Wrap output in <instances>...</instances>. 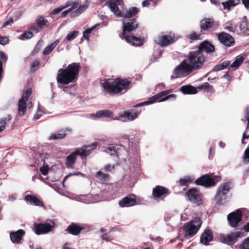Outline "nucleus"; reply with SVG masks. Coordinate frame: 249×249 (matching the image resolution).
<instances>
[{"label":"nucleus","instance_id":"1","mask_svg":"<svg viewBox=\"0 0 249 249\" xmlns=\"http://www.w3.org/2000/svg\"><path fill=\"white\" fill-rule=\"evenodd\" d=\"M80 64L72 63L69 65L66 69H60L58 71L57 81L59 88L62 89L63 85L72 82L78 74Z\"/></svg>","mask_w":249,"mask_h":249},{"label":"nucleus","instance_id":"2","mask_svg":"<svg viewBox=\"0 0 249 249\" xmlns=\"http://www.w3.org/2000/svg\"><path fill=\"white\" fill-rule=\"evenodd\" d=\"M138 27L135 19H125L123 21V30L120 36L128 43L133 46H140L142 44V40L133 36H131L130 32L134 30Z\"/></svg>","mask_w":249,"mask_h":249},{"label":"nucleus","instance_id":"3","mask_svg":"<svg viewBox=\"0 0 249 249\" xmlns=\"http://www.w3.org/2000/svg\"><path fill=\"white\" fill-rule=\"evenodd\" d=\"M98 144V142H95L90 144L84 145L82 147L77 149L67 157L65 162L67 167L73 168L77 156H80L82 159L86 157L96 149Z\"/></svg>","mask_w":249,"mask_h":249},{"label":"nucleus","instance_id":"4","mask_svg":"<svg viewBox=\"0 0 249 249\" xmlns=\"http://www.w3.org/2000/svg\"><path fill=\"white\" fill-rule=\"evenodd\" d=\"M105 2V5L108 7L110 11L118 17H124L125 18H131L135 16L139 12L136 7H131L125 12L122 13L119 6L123 4L122 0H103Z\"/></svg>","mask_w":249,"mask_h":249},{"label":"nucleus","instance_id":"5","mask_svg":"<svg viewBox=\"0 0 249 249\" xmlns=\"http://www.w3.org/2000/svg\"><path fill=\"white\" fill-rule=\"evenodd\" d=\"M130 84V81L127 79L117 78L106 80L103 83V87L110 95H113L127 89Z\"/></svg>","mask_w":249,"mask_h":249},{"label":"nucleus","instance_id":"6","mask_svg":"<svg viewBox=\"0 0 249 249\" xmlns=\"http://www.w3.org/2000/svg\"><path fill=\"white\" fill-rule=\"evenodd\" d=\"M231 183H223L218 187L214 196V200L218 205H223L228 201V194L231 189Z\"/></svg>","mask_w":249,"mask_h":249},{"label":"nucleus","instance_id":"7","mask_svg":"<svg viewBox=\"0 0 249 249\" xmlns=\"http://www.w3.org/2000/svg\"><path fill=\"white\" fill-rule=\"evenodd\" d=\"M201 224V219L198 217H196L185 223L183 226L184 236L187 238H190L194 236L198 232Z\"/></svg>","mask_w":249,"mask_h":249},{"label":"nucleus","instance_id":"8","mask_svg":"<svg viewBox=\"0 0 249 249\" xmlns=\"http://www.w3.org/2000/svg\"><path fill=\"white\" fill-rule=\"evenodd\" d=\"M204 62V57L198 51L191 52L188 58L184 59V63L189 66L193 71L200 68Z\"/></svg>","mask_w":249,"mask_h":249},{"label":"nucleus","instance_id":"9","mask_svg":"<svg viewBox=\"0 0 249 249\" xmlns=\"http://www.w3.org/2000/svg\"><path fill=\"white\" fill-rule=\"evenodd\" d=\"M71 198L86 204L96 203L105 199L102 193L95 195H73Z\"/></svg>","mask_w":249,"mask_h":249},{"label":"nucleus","instance_id":"10","mask_svg":"<svg viewBox=\"0 0 249 249\" xmlns=\"http://www.w3.org/2000/svg\"><path fill=\"white\" fill-rule=\"evenodd\" d=\"M36 159L37 160L36 162L40 166V172L42 175L46 177L45 179H49V176L47 175L51 174L52 169L46 164L45 156L44 154L39 153L36 155Z\"/></svg>","mask_w":249,"mask_h":249},{"label":"nucleus","instance_id":"11","mask_svg":"<svg viewBox=\"0 0 249 249\" xmlns=\"http://www.w3.org/2000/svg\"><path fill=\"white\" fill-rule=\"evenodd\" d=\"M220 179V177L217 176L205 175L197 179L196 181V183L197 185L209 187L214 186Z\"/></svg>","mask_w":249,"mask_h":249},{"label":"nucleus","instance_id":"12","mask_svg":"<svg viewBox=\"0 0 249 249\" xmlns=\"http://www.w3.org/2000/svg\"><path fill=\"white\" fill-rule=\"evenodd\" d=\"M244 236L243 232L237 231L227 235H220L219 240L223 244L229 246H232L236 242L238 238H242Z\"/></svg>","mask_w":249,"mask_h":249},{"label":"nucleus","instance_id":"13","mask_svg":"<svg viewBox=\"0 0 249 249\" xmlns=\"http://www.w3.org/2000/svg\"><path fill=\"white\" fill-rule=\"evenodd\" d=\"M192 70L187 64L184 63V60L177 67H176L173 73L175 76L172 75L171 79L176 78L184 77L191 73Z\"/></svg>","mask_w":249,"mask_h":249},{"label":"nucleus","instance_id":"14","mask_svg":"<svg viewBox=\"0 0 249 249\" xmlns=\"http://www.w3.org/2000/svg\"><path fill=\"white\" fill-rule=\"evenodd\" d=\"M186 199L192 203L199 206L203 203V200L199 192L195 188L189 190L185 194Z\"/></svg>","mask_w":249,"mask_h":249},{"label":"nucleus","instance_id":"15","mask_svg":"<svg viewBox=\"0 0 249 249\" xmlns=\"http://www.w3.org/2000/svg\"><path fill=\"white\" fill-rule=\"evenodd\" d=\"M54 225L53 220L50 221V223L39 224L35 227L34 231L37 235L47 233L53 230Z\"/></svg>","mask_w":249,"mask_h":249},{"label":"nucleus","instance_id":"16","mask_svg":"<svg viewBox=\"0 0 249 249\" xmlns=\"http://www.w3.org/2000/svg\"><path fill=\"white\" fill-rule=\"evenodd\" d=\"M242 219V213L240 210H237L234 212L229 214L227 219L230 225L232 227H236L238 223Z\"/></svg>","mask_w":249,"mask_h":249},{"label":"nucleus","instance_id":"17","mask_svg":"<svg viewBox=\"0 0 249 249\" xmlns=\"http://www.w3.org/2000/svg\"><path fill=\"white\" fill-rule=\"evenodd\" d=\"M174 39L175 36L173 34L161 35L155 39V42L160 46L164 47L173 43Z\"/></svg>","mask_w":249,"mask_h":249},{"label":"nucleus","instance_id":"18","mask_svg":"<svg viewBox=\"0 0 249 249\" xmlns=\"http://www.w3.org/2000/svg\"><path fill=\"white\" fill-rule=\"evenodd\" d=\"M136 196L132 194L126 196L119 202V205L121 208L130 207L136 204Z\"/></svg>","mask_w":249,"mask_h":249},{"label":"nucleus","instance_id":"19","mask_svg":"<svg viewBox=\"0 0 249 249\" xmlns=\"http://www.w3.org/2000/svg\"><path fill=\"white\" fill-rule=\"evenodd\" d=\"M220 42L227 47L232 46L234 43V38L229 34L222 32L218 36Z\"/></svg>","mask_w":249,"mask_h":249},{"label":"nucleus","instance_id":"20","mask_svg":"<svg viewBox=\"0 0 249 249\" xmlns=\"http://www.w3.org/2000/svg\"><path fill=\"white\" fill-rule=\"evenodd\" d=\"M168 194V190L161 186L157 185L153 189L152 195L155 199L162 200Z\"/></svg>","mask_w":249,"mask_h":249},{"label":"nucleus","instance_id":"21","mask_svg":"<svg viewBox=\"0 0 249 249\" xmlns=\"http://www.w3.org/2000/svg\"><path fill=\"white\" fill-rule=\"evenodd\" d=\"M169 92V90L167 91H162L161 92H160L158 93V94L155 95L154 96L149 98L147 101L145 102H143L142 103H141L140 104H138L135 106V107H142L144 105H148L152 104L157 101L160 98H161L164 96L166 95L168 92Z\"/></svg>","mask_w":249,"mask_h":249},{"label":"nucleus","instance_id":"22","mask_svg":"<svg viewBox=\"0 0 249 249\" xmlns=\"http://www.w3.org/2000/svg\"><path fill=\"white\" fill-rule=\"evenodd\" d=\"M169 92V90L167 91H162L161 92H160L158 93V94L155 95L154 96L149 98L147 101L145 102H143L142 103H141L140 104H138L135 106V107H142L144 105H148L152 104L157 101L160 98H161L164 96L166 95L168 92Z\"/></svg>","mask_w":249,"mask_h":249},{"label":"nucleus","instance_id":"23","mask_svg":"<svg viewBox=\"0 0 249 249\" xmlns=\"http://www.w3.org/2000/svg\"><path fill=\"white\" fill-rule=\"evenodd\" d=\"M25 200L26 202L36 206L45 207L43 203L39 199V198L34 195H27L25 196Z\"/></svg>","mask_w":249,"mask_h":249},{"label":"nucleus","instance_id":"24","mask_svg":"<svg viewBox=\"0 0 249 249\" xmlns=\"http://www.w3.org/2000/svg\"><path fill=\"white\" fill-rule=\"evenodd\" d=\"M24 234V231L23 230H18L16 231L10 232V237L12 243L19 244Z\"/></svg>","mask_w":249,"mask_h":249},{"label":"nucleus","instance_id":"25","mask_svg":"<svg viewBox=\"0 0 249 249\" xmlns=\"http://www.w3.org/2000/svg\"><path fill=\"white\" fill-rule=\"evenodd\" d=\"M140 112L141 111L132 109L124 111L120 117L126 118L128 121H133L137 118Z\"/></svg>","mask_w":249,"mask_h":249},{"label":"nucleus","instance_id":"26","mask_svg":"<svg viewBox=\"0 0 249 249\" xmlns=\"http://www.w3.org/2000/svg\"><path fill=\"white\" fill-rule=\"evenodd\" d=\"M213 236L211 231L209 229H206L201 234L200 241L202 244L207 245L213 240Z\"/></svg>","mask_w":249,"mask_h":249},{"label":"nucleus","instance_id":"27","mask_svg":"<svg viewBox=\"0 0 249 249\" xmlns=\"http://www.w3.org/2000/svg\"><path fill=\"white\" fill-rule=\"evenodd\" d=\"M103 151L110 155H116L119 160L126 161V159L121 156V152L117 150L115 146H109L103 150Z\"/></svg>","mask_w":249,"mask_h":249},{"label":"nucleus","instance_id":"28","mask_svg":"<svg viewBox=\"0 0 249 249\" xmlns=\"http://www.w3.org/2000/svg\"><path fill=\"white\" fill-rule=\"evenodd\" d=\"M214 50V46L208 41H204L199 46L198 51L201 53L204 51L207 53L213 52Z\"/></svg>","mask_w":249,"mask_h":249},{"label":"nucleus","instance_id":"29","mask_svg":"<svg viewBox=\"0 0 249 249\" xmlns=\"http://www.w3.org/2000/svg\"><path fill=\"white\" fill-rule=\"evenodd\" d=\"M71 129L69 128L61 130L56 133H52L49 137L50 140L62 139L66 136V132H71Z\"/></svg>","mask_w":249,"mask_h":249},{"label":"nucleus","instance_id":"30","mask_svg":"<svg viewBox=\"0 0 249 249\" xmlns=\"http://www.w3.org/2000/svg\"><path fill=\"white\" fill-rule=\"evenodd\" d=\"M213 22L211 18H205L201 21L200 27L202 30H206L213 27Z\"/></svg>","mask_w":249,"mask_h":249},{"label":"nucleus","instance_id":"31","mask_svg":"<svg viewBox=\"0 0 249 249\" xmlns=\"http://www.w3.org/2000/svg\"><path fill=\"white\" fill-rule=\"evenodd\" d=\"M180 91L185 94H195L197 91L195 87L190 85L182 86L180 88Z\"/></svg>","mask_w":249,"mask_h":249},{"label":"nucleus","instance_id":"32","mask_svg":"<svg viewBox=\"0 0 249 249\" xmlns=\"http://www.w3.org/2000/svg\"><path fill=\"white\" fill-rule=\"evenodd\" d=\"M240 2V0H229L225 2H222V5H223L224 9L229 11L231 7L238 5Z\"/></svg>","mask_w":249,"mask_h":249},{"label":"nucleus","instance_id":"33","mask_svg":"<svg viewBox=\"0 0 249 249\" xmlns=\"http://www.w3.org/2000/svg\"><path fill=\"white\" fill-rule=\"evenodd\" d=\"M26 109V102L21 100H19L18 103V114L19 116H23L25 114Z\"/></svg>","mask_w":249,"mask_h":249},{"label":"nucleus","instance_id":"34","mask_svg":"<svg viewBox=\"0 0 249 249\" xmlns=\"http://www.w3.org/2000/svg\"><path fill=\"white\" fill-rule=\"evenodd\" d=\"M102 23H97L94 25L93 26L90 28H88L86 30L83 34V37H84L85 39H86L88 41L89 40L90 34L93 30L96 28H99L101 25Z\"/></svg>","mask_w":249,"mask_h":249},{"label":"nucleus","instance_id":"35","mask_svg":"<svg viewBox=\"0 0 249 249\" xmlns=\"http://www.w3.org/2000/svg\"><path fill=\"white\" fill-rule=\"evenodd\" d=\"M60 41L59 39H56L53 43L48 45L44 50L43 53L44 55H48L50 54L53 50L56 47V46L59 44Z\"/></svg>","mask_w":249,"mask_h":249},{"label":"nucleus","instance_id":"36","mask_svg":"<svg viewBox=\"0 0 249 249\" xmlns=\"http://www.w3.org/2000/svg\"><path fill=\"white\" fill-rule=\"evenodd\" d=\"M81 230L82 228L74 224L70 225L67 228L68 232L73 235L78 234L80 233Z\"/></svg>","mask_w":249,"mask_h":249},{"label":"nucleus","instance_id":"37","mask_svg":"<svg viewBox=\"0 0 249 249\" xmlns=\"http://www.w3.org/2000/svg\"><path fill=\"white\" fill-rule=\"evenodd\" d=\"M89 2L88 0H85L84 4L80 6L76 11L73 13V17L78 16L85 11L89 6Z\"/></svg>","mask_w":249,"mask_h":249},{"label":"nucleus","instance_id":"38","mask_svg":"<svg viewBox=\"0 0 249 249\" xmlns=\"http://www.w3.org/2000/svg\"><path fill=\"white\" fill-rule=\"evenodd\" d=\"M195 178L193 177L187 176L180 179L179 183L181 186H187L193 182Z\"/></svg>","mask_w":249,"mask_h":249},{"label":"nucleus","instance_id":"39","mask_svg":"<svg viewBox=\"0 0 249 249\" xmlns=\"http://www.w3.org/2000/svg\"><path fill=\"white\" fill-rule=\"evenodd\" d=\"M244 57L243 56H238L235 60L231 65V67L232 68H237L243 62Z\"/></svg>","mask_w":249,"mask_h":249},{"label":"nucleus","instance_id":"40","mask_svg":"<svg viewBox=\"0 0 249 249\" xmlns=\"http://www.w3.org/2000/svg\"><path fill=\"white\" fill-rule=\"evenodd\" d=\"M231 64L229 61H225L219 65H217L213 68L214 71H219L228 67Z\"/></svg>","mask_w":249,"mask_h":249},{"label":"nucleus","instance_id":"41","mask_svg":"<svg viewBox=\"0 0 249 249\" xmlns=\"http://www.w3.org/2000/svg\"><path fill=\"white\" fill-rule=\"evenodd\" d=\"M37 25L40 28H43L48 25V21L43 17H38L36 19Z\"/></svg>","mask_w":249,"mask_h":249},{"label":"nucleus","instance_id":"42","mask_svg":"<svg viewBox=\"0 0 249 249\" xmlns=\"http://www.w3.org/2000/svg\"><path fill=\"white\" fill-rule=\"evenodd\" d=\"M32 92V90L31 88L28 89L23 94L22 97L19 100H21L22 101H24L27 102L28 98L31 95Z\"/></svg>","mask_w":249,"mask_h":249},{"label":"nucleus","instance_id":"43","mask_svg":"<svg viewBox=\"0 0 249 249\" xmlns=\"http://www.w3.org/2000/svg\"><path fill=\"white\" fill-rule=\"evenodd\" d=\"M96 178L101 181H107L108 179V175L107 174H104L101 171H99L97 173Z\"/></svg>","mask_w":249,"mask_h":249},{"label":"nucleus","instance_id":"44","mask_svg":"<svg viewBox=\"0 0 249 249\" xmlns=\"http://www.w3.org/2000/svg\"><path fill=\"white\" fill-rule=\"evenodd\" d=\"M236 27V25L230 22L227 23L225 25V29L231 32H235Z\"/></svg>","mask_w":249,"mask_h":249},{"label":"nucleus","instance_id":"45","mask_svg":"<svg viewBox=\"0 0 249 249\" xmlns=\"http://www.w3.org/2000/svg\"><path fill=\"white\" fill-rule=\"evenodd\" d=\"M199 89H204L207 90L208 91L210 92H213V87L208 83H206L203 85H201L198 87Z\"/></svg>","mask_w":249,"mask_h":249},{"label":"nucleus","instance_id":"46","mask_svg":"<svg viewBox=\"0 0 249 249\" xmlns=\"http://www.w3.org/2000/svg\"><path fill=\"white\" fill-rule=\"evenodd\" d=\"M33 37V34L31 32H26L21 34L19 37L20 40L30 39Z\"/></svg>","mask_w":249,"mask_h":249},{"label":"nucleus","instance_id":"47","mask_svg":"<svg viewBox=\"0 0 249 249\" xmlns=\"http://www.w3.org/2000/svg\"><path fill=\"white\" fill-rule=\"evenodd\" d=\"M79 31H74L69 33L67 37V40L68 41H71L74 39L78 35Z\"/></svg>","mask_w":249,"mask_h":249},{"label":"nucleus","instance_id":"48","mask_svg":"<svg viewBox=\"0 0 249 249\" xmlns=\"http://www.w3.org/2000/svg\"><path fill=\"white\" fill-rule=\"evenodd\" d=\"M200 35L196 34L195 32L191 33L186 36V37L191 40H197L199 39Z\"/></svg>","mask_w":249,"mask_h":249},{"label":"nucleus","instance_id":"49","mask_svg":"<svg viewBox=\"0 0 249 249\" xmlns=\"http://www.w3.org/2000/svg\"><path fill=\"white\" fill-rule=\"evenodd\" d=\"M239 248L240 249H249V237L244 239Z\"/></svg>","mask_w":249,"mask_h":249},{"label":"nucleus","instance_id":"50","mask_svg":"<svg viewBox=\"0 0 249 249\" xmlns=\"http://www.w3.org/2000/svg\"><path fill=\"white\" fill-rule=\"evenodd\" d=\"M101 113L102 114V117H112L113 116V113L108 110H101Z\"/></svg>","mask_w":249,"mask_h":249},{"label":"nucleus","instance_id":"51","mask_svg":"<svg viewBox=\"0 0 249 249\" xmlns=\"http://www.w3.org/2000/svg\"><path fill=\"white\" fill-rule=\"evenodd\" d=\"M79 175H80L82 177H85V175L83 174L82 173H81L79 172H74V173H70L65 176V177L64 178L63 180V182L64 183L67 180V179L68 178L70 177H71L73 176H79Z\"/></svg>","mask_w":249,"mask_h":249},{"label":"nucleus","instance_id":"52","mask_svg":"<svg viewBox=\"0 0 249 249\" xmlns=\"http://www.w3.org/2000/svg\"><path fill=\"white\" fill-rule=\"evenodd\" d=\"M102 117V114L101 113V110L97 112L95 114H90L89 115V117L93 120H96L98 119H99Z\"/></svg>","mask_w":249,"mask_h":249},{"label":"nucleus","instance_id":"53","mask_svg":"<svg viewBox=\"0 0 249 249\" xmlns=\"http://www.w3.org/2000/svg\"><path fill=\"white\" fill-rule=\"evenodd\" d=\"M243 160L245 163L249 162V146L245 151Z\"/></svg>","mask_w":249,"mask_h":249},{"label":"nucleus","instance_id":"54","mask_svg":"<svg viewBox=\"0 0 249 249\" xmlns=\"http://www.w3.org/2000/svg\"><path fill=\"white\" fill-rule=\"evenodd\" d=\"M9 39L7 36H0V44L4 46L9 43Z\"/></svg>","mask_w":249,"mask_h":249},{"label":"nucleus","instance_id":"55","mask_svg":"<svg viewBox=\"0 0 249 249\" xmlns=\"http://www.w3.org/2000/svg\"><path fill=\"white\" fill-rule=\"evenodd\" d=\"M14 21L12 18H10L9 19H7L5 20V21L3 22L2 27H6L8 26H11L12 24L13 23Z\"/></svg>","mask_w":249,"mask_h":249},{"label":"nucleus","instance_id":"56","mask_svg":"<svg viewBox=\"0 0 249 249\" xmlns=\"http://www.w3.org/2000/svg\"><path fill=\"white\" fill-rule=\"evenodd\" d=\"M244 117L247 121V128L249 126V107H247L245 110Z\"/></svg>","mask_w":249,"mask_h":249},{"label":"nucleus","instance_id":"57","mask_svg":"<svg viewBox=\"0 0 249 249\" xmlns=\"http://www.w3.org/2000/svg\"><path fill=\"white\" fill-rule=\"evenodd\" d=\"M81 5V1L80 0H76L75 1H72L71 7L70 8V9H71V11L78 7H80Z\"/></svg>","mask_w":249,"mask_h":249},{"label":"nucleus","instance_id":"58","mask_svg":"<svg viewBox=\"0 0 249 249\" xmlns=\"http://www.w3.org/2000/svg\"><path fill=\"white\" fill-rule=\"evenodd\" d=\"M6 124V119H2L0 121V132L3 131L5 127V125Z\"/></svg>","mask_w":249,"mask_h":249},{"label":"nucleus","instance_id":"59","mask_svg":"<svg viewBox=\"0 0 249 249\" xmlns=\"http://www.w3.org/2000/svg\"><path fill=\"white\" fill-rule=\"evenodd\" d=\"M247 22L245 21H243L241 22L240 25V30L243 32H245L246 30H248V29L247 28Z\"/></svg>","mask_w":249,"mask_h":249},{"label":"nucleus","instance_id":"60","mask_svg":"<svg viewBox=\"0 0 249 249\" xmlns=\"http://www.w3.org/2000/svg\"><path fill=\"white\" fill-rule=\"evenodd\" d=\"M162 53V51L161 50H159L154 53V54H153V57L156 60V59L160 58L161 56Z\"/></svg>","mask_w":249,"mask_h":249},{"label":"nucleus","instance_id":"61","mask_svg":"<svg viewBox=\"0 0 249 249\" xmlns=\"http://www.w3.org/2000/svg\"><path fill=\"white\" fill-rule=\"evenodd\" d=\"M176 95L174 94H170L169 95H167V96H166L165 97H164L163 98L160 99L159 102H164V101H165L167 100H168L169 99H170V98H176Z\"/></svg>","mask_w":249,"mask_h":249},{"label":"nucleus","instance_id":"62","mask_svg":"<svg viewBox=\"0 0 249 249\" xmlns=\"http://www.w3.org/2000/svg\"><path fill=\"white\" fill-rule=\"evenodd\" d=\"M39 64V62L38 60L34 61L32 63V65H31L32 69L36 71L37 69Z\"/></svg>","mask_w":249,"mask_h":249},{"label":"nucleus","instance_id":"63","mask_svg":"<svg viewBox=\"0 0 249 249\" xmlns=\"http://www.w3.org/2000/svg\"><path fill=\"white\" fill-rule=\"evenodd\" d=\"M102 239L107 241H110L112 237L107 233H104L102 235Z\"/></svg>","mask_w":249,"mask_h":249},{"label":"nucleus","instance_id":"64","mask_svg":"<svg viewBox=\"0 0 249 249\" xmlns=\"http://www.w3.org/2000/svg\"><path fill=\"white\" fill-rule=\"evenodd\" d=\"M104 170L105 171H111L114 169V166H111L110 164H107L104 167Z\"/></svg>","mask_w":249,"mask_h":249}]
</instances>
